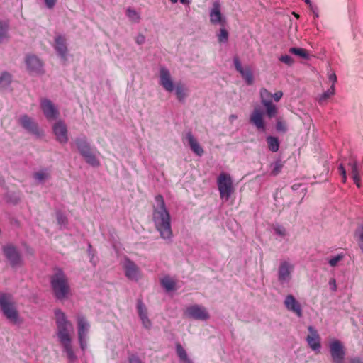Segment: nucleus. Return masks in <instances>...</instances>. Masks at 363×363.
Here are the masks:
<instances>
[{"label": "nucleus", "mask_w": 363, "mask_h": 363, "mask_svg": "<svg viewBox=\"0 0 363 363\" xmlns=\"http://www.w3.org/2000/svg\"><path fill=\"white\" fill-rule=\"evenodd\" d=\"M56 334L60 345L62 347V351L66 354V357L69 362H73L77 359L72 347V335L74 332L72 323L67 319V315L60 309L55 311Z\"/></svg>", "instance_id": "obj_1"}, {"label": "nucleus", "mask_w": 363, "mask_h": 363, "mask_svg": "<svg viewBox=\"0 0 363 363\" xmlns=\"http://www.w3.org/2000/svg\"><path fill=\"white\" fill-rule=\"evenodd\" d=\"M155 204L152 206V221L160 238L170 241L173 233L171 226V216L166 207L164 199L160 194L155 197Z\"/></svg>", "instance_id": "obj_2"}, {"label": "nucleus", "mask_w": 363, "mask_h": 363, "mask_svg": "<svg viewBox=\"0 0 363 363\" xmlns=\"http://www.w3.org/2000/svg\"><path fill=\"white\" fill-rule=\"evenodd\" d=\"M50 284L57 299H67L71 291L68 278L61 269H56L50 277Z\"/></svg>", "instance_id": "obj_3"}, {"label": "nucleus", "mask_w": 363, "mask_h": 363, "mask_svg": "<svg viewBox=\"0 0 363 363\" xmlns=\"http://www.w3.org/2000/svg\"><path fill=\"white\" fill-rule=\"evenodd\" d=\"M0 309L9 322L13 324L19 323V313L11 294L0 292Z\"/></svg>", "instance_id": "obj_4"}, {"label": "nucleus", "mask_w": 363, "mask_h": 363, "mask_svg": "<svg viewBox=\"0 0 363 363\" xmlns=\"http://www.w3.org/2000/svg\"><path fill=\"white\" fill-rule=\"evenodd\" d=\"M75 145L80 155L85 159L86 162L93 167H99L100 162L96 157L91 152L90 145L86 136L78 137L74 140Z\"/></svg>", "instance_id": "obj_5"}, {"label": "nucleus", "mask_w": 363, "mask_h": 363, "mask_svg": "<svg viewBox=\"0 0 363 363\" xmlns=\"http://www.w3.org/2000/svg\"><path fill=\"white\" fill-rule=\"evenodd\" d=\"M218 186L220 198L225 201H228L233 192V181L230 175L220 173L218 177Z\"/></svg>", "instance_id": "obj_6"}, {"label": "nucleus", "mask_w": 363, "mask_h": 363, "mask_svg": "<svg viewBox=\"0 0 363 363\" xmlns=\"http://www.w3.org/2000/svg\"><path fill=\"white\" fill-rule=\"evenodd\" d=\"M77 335L81 349L84 351L87 347V337L90 328V324L84 315L77 317Z\"/></svg>", "instance_id": "obj_7"}, {"label": "nucleus", "mask_w": 363, "mask_h": 363, "mask_svg": "<svg viewBox=\"0 0 363 363\" xmlns=\"http://www.w3.org/2000/svg\"><path fill=\"white\" fill-rule=\"evenodd\" d=\"M122 267L125 275L128 279L138 281L143 277V273L138 266L129 258L124 259Z\"/></svg>", "instance_id": "obj_8"}, {"label": "nucleus", "mask_w": 363, "mask_h": 363, "mask_svg": "<svg viewBox=\"0 0 363 363\" xmlns=\"http://www.w3.org/2000/svg\"><path fill=\"white\" fill-rule=\"evenodd\" d=\"M330 352L333 363H343L345 357V350L342 343L337 340L330 343Z\"/></svg>", "instance_id": "obj_9"}, {"label": "nucleus", "mask_w": 363, "mask_h": 363, "mask_svg": "<svg viewBox=\"0 0 363 363\" xmlns=\"http://www.w3.org/2000/svg\"><path fill=\"white\" fill-rule=\"evenodd\" d=\"M52 130L58 143L64 145L68 142V130L64 121L60 120L56 122L52 126Z\"/></svg>", "instance_id": "obj_10"}, {"label": "nucleus", "mask_w": 363, "mask_h": 363, "mask_svg": "<svg viewBox=\"0 0 363 363\" xmlns=\"http://www.w3.org/2000/svg\"><path fill=\"white\" fill-rule=\"evenodd\" d=\"M3 252L12 267H16L21 264V255L14 245L9 244L4 246Z\"/></svg>", "instance_id": "obj_11"}, {"label": "nucleus", "mask_w": 363, "mask_h": 363, "mask_svg": "<svg viewBox=\"0 0 363 363\" xmlns=\"http://www.w3.org/2000/svg\"><path fill=\"white\" fill-rule=\"evenodd\" d=\"M185 313L187 316L195 320H206L209 318V314L206 308L199 305L188 307Z\"/></svg>", "instance_id": "obj_12"}, {"label": "nucleus", "mask_w": 363, "mask_h": 363, "mask_svg": "<svg viewBox=\"0 0 363 363\" xmlns=\"http://www.w3.org/2000/svg\"><path fill=\"white\" fill-rule=\"evenodd\" d=\"M40 107L48 120H55L58 118L59 111L50 100L48 99H41Z\"/></svg>", "instance_id": "obj_13"}, {"label": "nucleus", "mask_w": 363, "mask_h": 363, "mask_svg": "<svg viewBox=\"0 0 363 363\" xmlns=\"http://www.w3.org/2000/svg\"><path fill=\"white\" fill-rule=\"evenodd\" d=\"M294 269V265L289 261H281L278 269L279 281L281 283L289 282L291 279V272Z\"/></svg>", "instance_id": "obj_14"}, {"label": "nucleus", "mask_w": 363, "mask_h": 363, "mask_svg": "<svg viewBox=\"0 0 363 363\" xmlns=\"http://www.w3.org/2000/svg\"><path fill=\"white\" fill-rule=\"evenodd\" d=\"M210 22L213 25H220V27L226 26V18L221 13L220 6L216 2L209 11Z\"/></svg>", "instance_id": "obj_15"}, {"label": "nucleus", "mask_w": 363, "mask_h": 363, "mask_svg": "<svg viewBox=\"0 0 363 363\" xmlns=\"http://www.w3.org/2000/svg\"><path fill=\"white\" fill-rule=\"evenodd\" d=\"M25 61L29 72L35 74L43 73V62L37 56L34 55H27Z\"/></svg>", "instance_id": "obj_16"}, {"label": "nucleus", "mask_w": 363, "mask_h": 363, "mask_svg": "<svg viewBox=\"0 0 363 363\" xmlns=\"http://www.w3.org/2000/svg\"><path fill=\"white\" fill-rule=\"evenodd\" d=\"M160 84L168 92L174 89L170 72L165 67L160 69Z\"/></svg>", "instance_id": "obj_17"}, {"label": "nucleus", "mask_w": 363, "mask_h": 363, "mask_svg": "<svg viewBox=\"0 0 363 363\" xmlns=\"http://www.w3.org/2000/svg\"><path fill=\"white\" fill-rule=\"evenodd\" d=\"M54 48L58 55L64 61L67 60L68 48L67 45V40L62 35H57L55 38Z\"/></svg>", "instance_id": "obj_18"}, {"label": "nucleus", "mask_w": 363, "mask_h": 363, "mask_svg": "<svg viewBox=\"0 0 363 363\" xmlns=\"http://www.w3.org/2000/svg\"><path fill=\"white\" fill-rule=\"evenodd\" d=\"M264 112L259 108H255L250 115V121L258 130L265 131L266 126L264 121Z\"/></svg>", "instance_id": "obj_19"}, {"label": "nucleus", "mask_w": 363, "mask_h": 363, "mask_svg": "<svg viewBox=\"0 0 363 363\" xmlns=\"http://www.w3.org/2000/svg\"><path fill=\"white\" fill-rule=\"evenodd\" d=\"M235 69L242 75L248 85L252 84L254 77L251 69L249 67L244 69L238 57H235L233 59Z\"/></svg>", "instance_id": "obj_20"}, {"label": "nucleus", "mask_w": 363, "mask_h": 363, "mask_svg": "<svg viewBox=\"0 0 363 363\" xmlns=\"http://www.w3.org/2000/svg\"><path fill=\"white\" fill-rule=\"evenodd\" d=\"M308 330L310 334L307 336L306 340L309 347L313 351L319 350L321 347L320 337L317 330L312 326H309Z\"/></svg>", "instance_id": "obj_21"}, {"label": "nucleus", "mask_w": 363, "mask_h": 363, "mask_svg": "<svg viewBox=\"0 0 363 363\" xmlns=\"http://www.w3.org/2000/svg\"><path fill=\"white\" fill-rule=\"evenodd\" d=\"M284 306L287 310L294 312L298 317L302 316L301 304L293 295L289 294L286 296L284 300Z\"/></svg>", "instance_id": "obj_22"}, {"label": "nucleus", "mask_w": 363, "mask_h": 363, "mask_svg": "<svg viewBox=\"0 0 363 363\" xmlns=\"http://www.w3.org/2000/svg\"><path fill=\"white\" fill-rule=\"evenodd\" d=\"M19 123L21 126L32 133H38V124L28 116L23 115L19 118Z\"/></svg>", "instance_id": "obj_23"}, {"label": "nucleus", "mask_w": 363, "mask_h": 363, "mask_svg": "<svg viewBox=\"0 0 363 363\" xmlns=\"http://www.w3.org/2000/svg\"><path fill=\"white\" fill-rule=\"evenodd\" d=\"M186 139L191 147V150L198 156L203 155L204 151L202 147L199 145L196 139L194 137L191 132H188L186 135Z\"/></svg>", "instance_id": "obj_24"}, {"label": "nucleus", "mask_w": 363, "mask_h": 363, "mask_svg": "<svg viewBox=\"0 0 363 363\" xmlns=\"http://www.w3.org/2000/svg\"><path fill=\"white\" fill-rule=\"evenodd\" d=\"M350 171V175L355 183V184L360 187V177L359 174V171L357 169V165L356 162H350L348 164Z\"/></svg>", "instance_id": "obj_25"}, {"label": "nucleus", "mask_w": 363, "mask_h": 363, "mask_svg": "<svg viewBox=\"0 0 363 363\" xmlns=\"http://www.w3.org/2000/svg\"><path fill=\"white\" fill-rule=\"evenodd\" d=\"M12 81L11 74L7 72H2L0 74V89L8 87Z\"/></svg>", "instance_id": "obj_26"}, {"label": "nucleus", "mask_w": 363, "mask_h": 363, "mask_svg": "<svg viewBox=\"0 0 363 363\" xmlns=\"http://www.w3.org/2000/svg\"><path fill=\"white\" fill-rule=\"evenodd\" d=\"M126 16L132 23H139L140 21V12L131 7L126 9Z\"/></svg>", "instance_id": "obj_27"}, {"label": "nucleus", "mask_w": 363, "mask_h": 363, "mask_svg": "<svg viewBox=\"0 0 363 363\" xmlns=\"http://www.w3.org/2000/svg\"><path fill=\"white\" fill-rule=\"evenodd\" d=\"M268 148L270 151L276 152L279 148V141L277 138L274 136H268L267 138Z\"/></svg>", "instance_id": "obj_28"}, {"label": "nucleus", "mask_w": 363, "mask_h": 363, "mask_svg": "<svg viewBox=\"0 0 363 363\" xmlns=\"http://www.w3.org/2000/svg\"><path fill=\"white\" fill-rule=\"evenodd\" d=\"M33 177L38 182H42L50 178V173L47 169H43L35 172Z\"/></svg>", "instance_id": "obj_29"}, {"label": "nucleus", "mask_w": 363, "mask_h": 363, "mask_svg": "<svg viewBox=\"0 0 363 363\" xmlns=\"http://www.w3.org/2000/svg\"><path fill=\"white\" fill-rule=\"evenodd\" d=\"M8 23L6 22L0 21V44L8 40Z\"/></svg>", "instance_id": "obj_30"}, {"label": "nucleus", "mask_w": 363, "mask_h": 363, "mask_svg": "<svg viewBox=\"0 0 363 363\" xmlns=\"http://www.w3.org/2000/svg\"><path fill=\"white\" fill-rule=\"evenodd\" d=\"M175 94L179 101L184 100L186 96V89L181 82L177 83L175 86Z\"/></svg>", "instance_id": "obj_31"}, {"label": "nucleus", "mask_w": 363, "mask_h": 363, "mask_svg": "<svg viewBox=\"0 0 363 363\" xmlns=\"http://www.w3.org/2000/svg\"><path fill=\"white\" fill-rule=\"evenodd\" d=\"M289 51L290 53L297 55L303 59H308L309 56L308 51L302 48L293 47L289 48Z\"/></svg>", "instance_id": "obj_32"}, {"label": "nucleus", "mask_w": 363, "mask_h": 363, "mask_svg": "<svg viewBox=\"0 0 363 363\" xmlns=\"http://www.w3.org/2000/svg\"><path fill=\"white\" fill-rule=\"evenodd\" d=\"M162 286L168 291L175 289V281L169 277H165L161 280Z\"/></svg>", "instance_id": "obj_33"}, {"label": "nucleus", "mask_w": 363, "mask_h": 363, "mask_svg": "<svg viewBox=\"0 0 363 363\" xmlns=\"http://www.w3.org/2000/svg\"><path fill=\"white\" fill-rule=\"evenodd\" d=\"M260 97L261 102L262 104H265L266 103H270L272 99V94L269 92L267 89L262 88L260 89Z\"/></svg>", "instance_id": "obj_34"}, {"label": "nucleus", "mask_w": 363, "mask_h": 363, "mask_svg": "<svg viewBox=\"0 0 363 363\" xmlns=\"http://www.w3.org/2000/svg\"><path fill=\"white\" fill-rule=\"evenodd\" d=\"M271 166L272 167L271 174L272 176H277L281 172L284 167V162L281 160H278L272 164Z\"/></svg>", "instance_id": "obj_35"}, {"label": "nucleus", "mask_w": 363, "mask_h": 363, "mask_svg": "<svg viewBox=\"0 0 363 363\" xmlns=\"http://www.w3.org/2000/svg\"><path fill=\"white\" fill-rule=\"evenodd\" d=\"M263 106L266 108L267 115L269 118H272L277 114V107L272 102L266 103L265 104H263Z\"/></svg>", "instance_id": "obj_36"}, {"label": "nucleus", "mask_w": 363, "mask_h": 363, "mask_svg": "<svg viewBox=\"0 0 363 363\" xmlns=\"http://www.w3.org/2000/svg\"><path fill=\"white\" fill-rule=\"evenodd\" d=\"M137 311L138 315L140 318L147 315V310L141 299L137 301Z\"/></svg>", "instance_id": "obj_37"}, {"label": "nucleus", "mask_w": 363, "mask_h": 363, "mask_svg": "<svg viewBox=\"0 0 363 363\" xmlns=\"http://www.w3.org/2000/svg\"><path fill=\"white\" fill-rule=\"evenodd\" d=\"M177 353L179 357V359L184 362H186L187 361H191L188 357L187 354L185 351V350L182 347V346L180 344L177 345Z\"/></svg>", "instance_id": "obj_38"}, {"label": "nucleus", "mask_w": 363, "mask_h": 363, "mask_svg": "<svg viewBox=\"0 0 363 363\" xmlns=\"http://www.w3.org/2000/svg\"><path fill=\"white\" fill-rule=\"evenodd\" d=\"M335 94V86L332 84L330 89H328L325 92H324L322 95L319 97V102L323 103V101H326L328 98H330L331 96L334 95Z\"/></svg>", "instance_id": "obj_39"}, {"label": "nucleus", "mask_w": 363, "mask_h": 363, "mask_svg": "<svg viewBox=\"0 0 363 363\" xmlns=\"http://www.w3.org/2000/svg\"><path fill=\"white\" fill-rule=\"evenodd\" d=\"M218 40L219 43H225L228 40V32L225 29V26L220 27Z\"/></svg>", "instance_id": "obj_40"}, {"label": "nucleus", "mask_w": 363, "mask_h": 363, "mask_svg": "<svg viewBox=\"0 0 363 363\" xmlns=\"http://www.w3.org/2000/svg\"><path fill=\"white\" fill-rule=\"evenodd\" d=\"M344 256L342 254H339L328 260V263L331 267H335L337 263L343 259Z\"/></svg>", "instance_id": "obj_41"}, {"label": "nucleus", "mask_w": 363, "mask_h": 363, "mask_svg": "<svg viewBox=\"0 0 363 363\" xmlns=\"http://www.w3.org/2000/svg\"><path fill=\"white\" fill-rule=\"evenodd\" d=\"M279 60L289 65V66H291L294 64V60L293 58L289 56V55H281L280 57H279Z\"/></svg>", "instance_id": "obj_42"}, {"label": "nucleus", "mask_w": 363, "mask_h": 363, "mask_svg": "<svg viewBox=\"0 0 363 363\" xmlns=\"http://www.w3.org/2000/svg\"><path fill=\"white\" fill-rule=\"evenodd\" d=\"M276 129L279 132L285 133L287 130L286 125L281 121H277L276 124Z\"/></svg>", "instance_id": "obj_43"}, {"label": "nucleus", "mask_w": 363, "mask_h": 363, "mask_svg": "<svg viewBox=\"0 0 363 363\" xmlns=\"http://www.w3.org/2000/svg\"><path fill=\"white\" fill-rule=\"evenodd\" d=\"M140 320L144 328L146 329H150L152 327V322L147 315L140 318Z\"/></svg>", "instance_id": "obj_44"}, {"label": "nucleus", "mask_w": 363, "mask_h": 363, "mask_svg": "<svg viewBox=\"0 0 363 363\" xmlns=\"http://www.w3.org/2000/svg\"><path fill=\"white\" fill-rule=\"evenodd\" d=\"M57 222L60 225H66L67 223V218L62 213H58L57 216Z\"/></svg>", "instance_id": "obj_45"}, {"label": "nucleus", "mask_w": 363, "mask_h": 363, "mask_svg": "<svg viewBox=\"0 0 363 363\" xmlns=\"http://www.w3.org/2000/svg\"><path fill=\"white\" fill-rule=\"evenodd\" d=\"M129 363H143L140 359L135 354H130L128 356Z\"/></svg>", "instance_id": "obj_46"}, {"label": "nucleus", "mask_w": 363, "mask_h": 363, "mask_svg": "<svg viewBox=\"0 0 363 363\" xmlns=\"http://www.w3.org/2000/svg\"><path fill=\"white\" fill-rule=\"evenodd\" d=\"M275 233L281 236H285L286 235V230L282 226H277L274 228Z\"/></svg>", "instance_id": "obj_47"}, {"label": "nucleus", "mask_w": 363, "mask_h": 363, "mask_svg": "<svg viewBox=\"0 0 363 363\" xmlns=\"http://www.w3.org/2000/svg\"><path fill=\"white\" fill-rule=\"evenodd\" d=\"M339 170L340 172V174L342 178V182L345 183L346 182V178H347L346 177V170L342 164L340 165Z\"/></svg>", "instance_id": "obj_48"}, {"label": "nucleus", "mask_w": 363, "mask_h": 363, "mask_svg": "<svg viewBox=\"0 0 363 363\" xmlns=\"http://www.w3.org/2000/svg\"><path fill=\"white\" fill-rule=\"evenodd\" d=\"M283 92L281 91H278L272 94V98H274V101L278 102L282 97Z\"/></svg>", "instance_id": "obj_49"}, {"label": "nucleus", "mask_w": 363, "mask_h": 363, "mask_svg": "<svg viewBox=\"0 0 363 363\" xmlns=\"http://www.w3.org/2000/svg\"><path fill=\"white\" fill-rule=\"evenodd\" d=\"M145 38L143 35H138L137 37H136V39H135V42L138 45H142L145 43Z\"/></svg>", "instance_id": "obj_50"}, {"label": "nucleus", "mask_w": 363, "mask_h": 363, "mask_svg": "<svg viewBox=\"0 0 363 363\" xmlns=\"http://www.w3.org/2000/svg\"><path fill=\"white\" fill-rule=\"evenodd\" d=\"M328 79L330 82H333V84L335 86V83L337 82V77L335 73H332L329 75Z\"/></svg>", "instance_id": "obj_51"}, {"label": "nucleus", "mask_w": 363, "mask_h": 363, "mask_svg": "<svg viewBox=\"0 0 363 363\" xmlns=\"http://www.w3.org/2000/svg\"><path fill=\"white\" fill-rule=\"evenodd\" d=\"M55 1H45V6L48 9H52L55 6Z\"/></svg>", "instance_id": "obj_52"}, {"label": "nucleus", "mask_w": 363, "mask_h": 363, "mask_svg": "<svg viewBox=\"0 0 363 363\" xmlns=\"http://www.w3.org/2000/svg\"><path fill=\"white\" fill-rule=\"evenodd\" d=\"M306 4L308 5V6L310 7V9L311 10H313L314 14L315 15L316 17L318 16V13H316V11L313 9V4H312V1H306Z\"/></svg>", "instance_id": "obj_53"}, {"label": "nucleus", "mask_w": 363, "mask_h": 363, "mask_svg": "<svg viewBox=\"0 0 363 363\" xmlns=\"http://www.w3.org/2000/svg\"><path fill=\"white\" fill-rule=\"evenodd\" d=\"M350 363H363L359 357L351 359Z\"/></svg>", "instance_id": "obj_54"}, {"label": "nucleus", "mask_w": 363, "mask_h": 363, "mask_svg": "<svg viewBox=\"0 0 363 363\" xmlns=\"http://www.w3.org/2000/svg\"><path fill=\"white\" fill-rule=\"evenodd\" d=\"M301 184H294L291 186V189L294 190V191H296L297 189H298V188L300 187Z\"/></svg>", "instance_id": "obj_55"}, {"label": "nucleus", "mask_w": 363, "mask_h": 363, "mask_svg": "<svg viewBox=\"0 0 363 363\" xmlns=\"http://www.w3.org/2000/svg\"><path fill=\"white\" fill-rule=\"evenodd\" d=\"M359 246H360L361 249L363 250V233L360 235Z\"/></svg>", "instance_id": "obj_56"}, {"label": "nucleus", "mask_w": 363, "mask_h": 363, "mask_svg": "<svg viewBox=\"0 0 363 363\" xmlns=\"http://www.w3.org/2000/svg\"><path fill=\"white\" fill-rule=\"evenodd\" d=\"M333 284V286H334L333 290L335 291L336 290L335 280V279H331L330 281V284Z\"/></svg>", "instance_id": "obj_57"}, {"label": "nucleus", "mask_w": 363, "mask_h": 363, "mask_svg": "<svg viewBox=\"0 0 363 363\" xmlns=\"http://www.w3.org/2000/svg\"><path fill=\"white\" fill-rule=\"evenodd\" d=\"M236 118H237V116H236L235 115H231V116H230V121L231 122H233V120H235V119H236Z\"/></svg>", "instance_id": "obj_58"}, {"label": "nucleus", "mask_w": 363, "mask_h": 363, "mask_svg": "<svg viewBox=\"0 0 363 363\" xmlns=\"http://www.w3.org/2000/svg\"><path fill=\"white\" fill-rule=\"evenodd\" d=\"M294 15H295V16H296V18H298V17H299V16H298V15H297V14H296V13H294Z\"/></svg>", "instance_id": "obj_59"}, {"label": "nucleus", "mask_w": 363, "mask_h": 363, "mask_svg": "<svg viewBox=\"0 0 363 363\" xmlns=\"http://www.w3.org/2000/svg\"><path fill=\"white\" fill-rule=\"evenodd\" d=\"M184 363H192L191 361H187L186 362H184Z\"/></svg>", "instance_id": "obj_60"}, {"label": "nucleus", "mask_w": 363, "mask_h": 363, "mask_svg": "<svg viewBox=\"0 0 363 363\" xmlns=\"http://www.w3.org/2000/svg\"><path fill=\"white\" fill-rule=\"evenodd\" d=\"M182 3H186L187 1H182Z\"/></svg>", "instance_id": "obj_61"}]
</instances>
